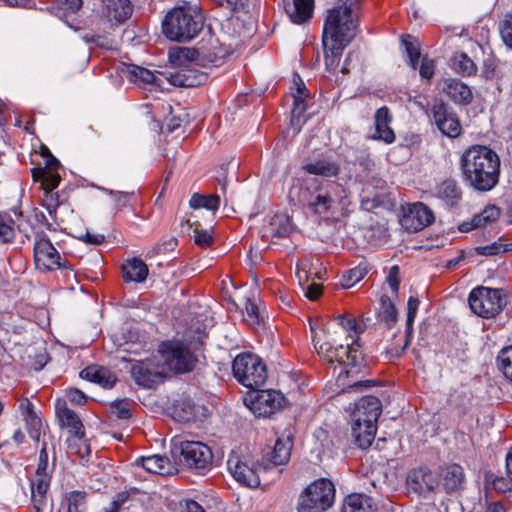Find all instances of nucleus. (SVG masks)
I'll return each mask as SVG.
<instances>
[{
    "instance_id": "nucleus-1",
    "label": "nucleus",
    "mask_w": 512,
    "mask_h": 512,
    "mask_svg": "<svg viewBox=\"0 0 512 512\" xmlns=\"http://www.w3.org/2000/svg\"><path fill=\"white\" fill-rule=\"evenodd\" d=\"M459 166L464 183L474 191L489 192L499 184L500 158L488 146L467 148L461 155Z\"/></svg>"
},
{
    "instance_id": "nucleus-2",
    "label": "nucleus",
    "mask_w": 512,
    "mask_h": 512,
    "mask_svg": "<svg viewBox=\"0 0 512 512\" xmlns=\"http://www.w3.org/2000/svg\"><path fill=\"white\" fill-rule=\"evenodd\" d=\"M313 342L317 353L324 361L330 364L338 363L346 367L345 375L343 372L338 375V386L346 385L348 390H357L369 386V381H353L348 383L345 381L350 373L356 372L357 368L362 365L363 352L360 350L359 339L352 340V343H347L346 346H334L328 341L320 342L316 337H313Z\"/></svg>"
},
{
    "instance_id": "nucleus-3",
    "label": "nucleus",
    "mask_w": 512,
    "mask_h": 512,
    "mask_svg": "<svg viewBox=\"0 0 512 512\" xmlns=\"http://www.w3.org/2000/svg\"><path fill=\"white\" fill-rule=\"evenodd\" d=\"M360 12L359 0H338L327 11L322 36L351 42L357 34Z\"/></svg>"
},
{
    "instance_id": "nucleus-4",
    "label": "nucleus",
    "mask_w": 512,
    "mask_h": 512,
    "mask_svg": "<svg viewBox=\"0 0 512 512\" xmlns=\"http://www.w3.org/2000/svg\"><path fill=\"white\" fill-rule=\"evenodd\" d=\"M382 412L380 400L372 395L362 397L351 414L352 436L358 447L368 448L376 435L377 420Z\"/></svg>"
},
{
    "instance_id": "nucleus-5",
    "label": "nucleus",
    "mask_w": 512,
    "mask_h": 512,
    "mask_svg": "<svg viewBox=\"0 0 512 512\" xmlns=\"http://www.w3.org/2000/svg\"><path fill=\"white\" fill-rule=\"evenodd\" d=\"M204 26L201 13L190 8L177 7L168 12L162 22L163 34L172 41L188 42Z\"/></svg>"
},
{
    "instance_id": "nucleus-6",
    "label": "nucleus",
    "mask_w": 512,
    "mask_h": 512,
    "mask_svg": "<svg viewBox=\"0 0 512 512\" xmlns=\"http://www.w3.org/2000/svg\"><path fill=\"white\" fill-rule=\"evenodd\" d=\"M338 188L340 185L335 182L310 179L298 189L297 202L311 213L322 216L334 209Z\"/></svg>"
},
{
    "instance_id": "nucleus-7",
    "label": "nucleus",
    "mask_w": 512,
    "mask_h": 512,
    "mask_svg": "<svg viewBox=\"0 0 512 512\" xmlns=\"http://www.w3.org/2000/svg\"><path fill=\"white\" fill-rule=\"evenodd\" d=\"M227 467L239 484L250 488L260 485V464L248 446L240 445L233 449L228 456Z\"/></svg>"
},
{
    "instance_id": "nucleus-8",
    "label": "nucleus",
    "mask_w": 512,
    "mask_h": 512,
    "mask_svg": "<svg viewBox=\"0 0 512 512\" xmlns=\"http://www.w3.org/2000/svg\"><path fill=\"white\" fill-rule=\"evenodd\" d=\"M335 486L327 478L310 483L299 495L298 512H326L334 503Z\"/></svg>"
},
{
    "instance_id": "nucleus-9",
    "label": "nucleus",
    "mask_w": 512,
    "mask_h": 512,
    "mask_svg": "<svg viewBox=\"0 0 512 512\" xmlns=\"http://www.w3.org/2000/svg\"><path fill=\"white\" fill-rule=\"evenodd\" d=\"M233 375L243 386L258 390L267 379L266 365L255 354L241 353L232 363Z\"/></svg>"
},
{
    "instance_id": "nucleus-10",
    "label": "nucleus",
    "mask_w": 512,
    "mask_h": 512,
    "mask_svg": "<svg viewBox=\"0 0 512 512\" xmlns=\"http://www.w3.org/2000/svg\"><path fill=\"white\" fill-rule=\"evenodd\" d=\"M468 303L474 314L489 319L502 311L506 299L501 289L478 286L470 292Z\"/></svg>"
},
{
    "instance_id": "nucleus-11",
    "label": "nucleus",
    "mask_w": 512,
    "mask_h": 512,
    "mask_svg": "<svg viewBox=\"0 0 512 512\" xmlns=\"http://www.w3.org/2000/svg\"><path fill=\"white\" fill-rule=\"evenodd\" d=\"M212 460V451L205 443L199 441L180 443L178 461L188 469L204 474L211 469Z\"/></svg>"
},
{
    "instance_id": "nucleus-12",
    "label": "nucleus",
    "mask_w": 512,
    "mask_h": 512,
    "mask_svg": "<svg viewBox=\"0 0 512 512\" xmlns=\"http://www.w3.org/2000/svg\"><path fill=\"white\" fill-rule=\"evenodd\" d=\"M34 261L36 267L43 272L71 269L69 262L62 259L50 239L43 232L37 233L35 236Z\"/></svg>"
},
{
    "instance_id": "nucleus-13",
    "label": "nucleus",
    "mask_w": 512,
    "mask_h": 512,
    "mask_svg": "<svg viewBox=\"0 0 512 512\" xmlns=\"http://www.w3.org/2000/svg\"><path fill=\"white\" fill-rule=\"evenodd\" d=\"M130 373L137 385L148 389L156 387L164 378L160 364L154 359L136 361Z\"/></svg>"
},
{
    "instance_id": "nucleus-14",
    "label": "nucleus",
    "mask_w": 512,
    "mask_h": 512,
    "mask_svg": "<svg viewBox=\"0 0 512 512\" xmlns=\"http://www.w3.org/2000/svg\"><path fill=\"white\" fill-rule=\"evenodd\" d=\"M164 356L167 367L176 373L190 372L197 362L190 349L180 343L170 346Z\"/></svg>"
},
{
    "instance_id": "nucleus-15",
    "label": "nucleus",
    "mask_w": 512,
    "mask_h": 512,
    "mask_svg": "<svg viewBox=\"0 0 512 512\" xmlns=\"http://www.w3.org/2000/svg\"><path fill=\"white\" fill-rule=\"evenodd\" d=\"M406 485L409 493L426 497L428 493L435 490L438 480L431 470L415 468L408 472Z\"/></svg>"
},
{
    "instance_id": "nucleus-16",
    "label": "nucleus",
    "mask_w": 512,
    "mask_h": 512,
    "mask_svg": "<svg viewBox=\"0 0 512 512\" xmlns=\"http://www.w3.org/2000/svg\"><path fill=\"white\" fill-rule=\"evenodd\" d=\"M56 413L61 426L68 428L70 437L67 439L68 446L76 444V441H82L84 436V426L78 415L66 405L63 400H57Z\"/></svg>"
},
{
    "instance_id": "nucleus-17",
    "label": "nucleus",
    "mask_w": 512,
    "mask_h": 512,
    "mask_svg": "<svg viewBox=\"0 0 512 512\" xmlns=\"http://www.w3.org/2000/svg\"><path fill=\"white\" fill-rule=\"evenodd\" d=\"M285 403V397L280 391L259 390L252 401V410L262 417H270L280 410Z\"/></svg>"
},
{
    "instance_id": "nucleus-18",
    "label": "nucleus",
    "mask_w": 512,
    "mask_h": 512,
    "mask_svg": "<svg viewBox=\"0 0 512 512\" xmlns=\"http://www.w3.org/2000/svg\"><path fill=\"white\" fill-rule=\"evenodd\" d=\"M432 113L438 129L448 137H457L461 133V125L456 114L443 102L433 105Z\"/></svg>"
},
{
    "instance_id": "nucleus-19",
    "label": "nucleus",
    "mask_w": 512,
    "mask_h": 512,
    "mask_svg": "<svg viewBox=\"0 0 512 512\" xmlns=\"http://www.w3.org/2000/svg\"><path fill=\"white\" fill-rule=\"evenodd\" d=\"M434 222L433 212L425 204H412L401 219V225L409 231L417 232Z\"/></svg>"
},
{
    "instance_id": "nucleus-20",
    "label": "nucleus",
    "mask_w": 512,
    "mask_h": 512,
    "mask_svg": "<svg viewBox=\"0 0 512 512\" xmlns=\"http://www.w3.org/2000/svg\"><path fill=\"white\" fill-rule=\"evenodd\" d=\"M42 155L46 158L45 166L32 169V178L35 182L40 181L41 185L56 188L60 182L58 168L60 162L50 153L47 147H42Z\"/></svg>"
},
{
    "instance_id": "nucleus-21",
    "label": "nucleus",
    "mask_w": 512,
    "mask_h": 512,
    "mask_svg": "<svg viewBox=\"0 0 512 512\" xmlns=\"http://www.w3.org/2000/svg\"><path fill=\"white\" fill-rule=\"evenodd\" d=\"M195 49L201 64L217 65L219 60L223 59L228 53V50L212 34H209L206 39L203 38Z\"/></svg>"
},
{
    "instance_id": "nucleus-22",
    "label": "nucleus",
    "mask_w": 512,
    "mask_h": 512,
    "mask_svg": "<svg viewBox=\"0 0 512 512\" xmlns=\"http://www.w3.org/2000/svg\"><path fill=\"white\" fill-rule=\"evenodd\" d=\"M195 49L201 64L217 65L219 60L223 59L228 53V50L212 34H209L206 39L203 38Z\"/></svg>"
},
{
    "instance_id": "nucleus-23",
    "label": "nucleus",
    "mask_w": 512,
    "mask_h": 512,
    "mask_svg": "<svg viewBox=\"0 0 512 512\" xmlns=\"http://www.w3.org/2000/svg\"><path fill=\"white\" fill-rule=\"evenodd\" d=\"M18 410L26 423L29 436L36 441H39L43 422L41 416L36 412L33 403L28 398H23L19 401Z\"/></svg>"
},
{
    "instance_id": "nucleus-24",
    "label": "nucleus",
    "mask_w": 512,
    "mask_h": 512,
    "mask_svg": "<svg viewBox=\"0 0 512 512\" xmlns=\"http://www.w3.org/2000/svg\"><path fill=\"white\" fill-rule=\"evenodd\" d=\"M301 169L311 175L330 178L338 176L340 165L332 157H319L305 161Z\"/></svg>"
},
{
    "instance_id": "nucleus-25",
    "label": "nucleus",
    "mask_w": 512,
    "mask_h": 512,
    "mask_svg": "<svg viewBox=\"0 0 512 512\" xmlns=\"http://www.w3.org/2000/svg\"><path fill=\"white\" fill-rule=\"evenodd\" d=\"M167 79L174 86L197 87L206 82L207 75L196 70L194 66H191L169 73Z\"/></svg>"
},
{
    "instance_id": "nucleus-26",
    "label": "nucleus",
    "mask_w": 512,
    "mask_h": 512,
    "mask_svg": "<svg viewBox=\"0 0 512 512\" xmlns=\"http://www.w3.org/2000/svg\"><path fill=\"white\" fill-rule=\"evenodd\" d=\"M51 474L35 472L31 480V501L37 512L42 511L46 504V493L50 487Z\"/></svg>"
},
{
    "instance_id": "nucleus-27",
    "label": "nucleus",
    "mask_w": 512,
    "mask_h": 512,
    "mask_svg": "<svg viewBox=\"0 0 512 512\" xmlns=\"http://www.w3.org/2000/svg\"><path fill=\"white\" fill-rule=\"evenodd\" d=\"M134 466L142 467L149 473L168 475L175 469L171 461L162 455L139 457L134 461Z\"/></svg>"
},
{
    "instance_id": "nucleus-28",
    "label": "nucleus",
    "mask_w": 512,
    "mask_h": 512,
    "mask_svg": "<svg viewBox=\"0 0 512 512\" xmlns=\"http://www.w3.org/2000/svg\"><path fill=\"white\" fill-rule=\"evenodd\" d=\"M314 0H293L285 4V12L292 23L304 24L312 18Z\"/></svg>"
},
{
    "instance_id": "nucleus-29",
    "label": "nucleus",
    "mask_w": 512,
    "mask_h": 512,
    "mask_svg": "<svg viewBox=\"0 0 512 512\" xmlns=\"http://www.w3.org/2000/svg\"><path fill=\"white\" fill-rule=\"evenodd\" d=\"M349 43L339 39L333 41L332 38L322 36L325 66L328 71H334L339 66L343 51Z\"/></svg>"
},
{
    "instance_id": "nucleus-30",
    "label": "nucleus",
    "mask_w": 512,
    "mask_h": 512,
    "mask_svg": "<svg viewBox=\"0 0 512 512\" xmlns=\"http://www.w3.org/2000/svg\"><path fill=\"white\" fill-rule=\"evenodd\" d=\"M392 116L386 106L379 108L375 113V134L373 139L382 140L387 144L395 140L394 131L390 127Z\"/></svg>"
},
{
    "instance_id": "nucleus-31",
    "label": "nucleus",
    "mask_w": 512,
    "mask_h": 512,
    "mask_svg": "<svg viewBox=\"0 0 512 512\" xmlns=\"http://www.w3.org/2000/svg\"><path fill=\"white\" fill-rule=\"evenodd\" d=\"M442 486L446 493L452 494L463 487L464 471L459 464H449L442 469Z\"/></svg>"
},
{
    "instance_id": "nucleus-32",
    "label": "nucleus",
    "mask_w": 512,
    "mask_h": 512,
    "mask_svg": "<svg viewBox=\"0 0 512 512\" xmlns=\"http://www.w3.org/2000/svg\"><path fill=\"white\" fill-rule=\"evenodd\" d=\"M132 12L130 0H106L103 14L109 21L123 23L130 18Z\"/></svg>"
},
{
    "instance_id": "nucleus-33",
    "label": "nucleus",
    "mask_w": 512,
    "mask_h": 512,
    "mask_svg": "<svg viewBox=\"0 0 512 512\" xmlns=\"http://www.w3.org/2000/svg\"><path fill=\"white\" fill-rule=\"evenodd\" d=\"M293 441L289 434L277 438L271 452L266 454V458L275 466L286 464L291 456Z\"/></svg>"
},
{
    "instance_id": "nucleus-34",
    "label": "nucleus",
    "mask_w": 512,
    "mask_h": 512,
    "mask_svg": "<svg viewBox=\"0 0 512 512\" xmlns=\"http://www.w3.org/2000/svg\"><path fill=\"white\" fill-rule=\"evenodd\" d=\"M80 377L104 388H111L116 383V376L109 369L98 365L84 368L80 372Z\"/></svg>"
},
{
    "instance_id": "nucleus-35",
    "label": "nucleus",
    "mask_w": 512,
    "mask_h": 512,
    "mask_svg": "<svg viewBox=\"0 0 512 512\" xmlns=\"http://www.w3.org/2000/svg\"><path fill=\"white\" fill-rule=\"evenodd\" d=\"M169 61L177 70L201 64L195 47H176L171 49L169 51Z\"/></svg>"
},
{
    "instance_id": "nucleus-36",
    "label": "nucleus",
    "mask_w": 512,
    "mask_h": 512,
    "mask_svg": "<svg viewBox=\"0 0 512 512\" xmlns=\"http://www.w3.org/2000/svg\"><path fill=\"white\" fill-rule=\"evenodd\" d=\"M123 271V280L125 282H144L148 275V267L147 265L138 258H133L127 260L122 265Z\"/></svg>"
},
{
    "instance_id": "nucleus-37",
    "label": "nucleus",
    "mask_w": 512,
    "mask_h": 512,
    "mask_svg": "<svg viewBox=\"0 0 512 512\" xmlns=\"http://www.w3.org/2000/svg\"><path fill=\"white\" fill-rule=\"evenodd\" d=\"M82 5V0H55L50 9L56 17L63 20L70 27H73L70 23V18L81 9Z\"/></svg>"
},
{
    "instance_id": "nucleus-38",
    "label": "nucleus",
    "mask_w": 512,
    "mask_h": 512,
    "mask_svg": "<svg viewBox=\"0 0 512 512\" xmlns=\"http://www.w3.org/2000/svg\"><path fill=\"white\" fill-rule=\"evenodd\" d=\"M342 512H377V510L371 497L355 493L345 498Z\"/></svg>"
},
{
    "instance_id": "nucleus-39",
    "label": "nucleus",
    "mask_w": 512,
    "mask_h": 512,
    "mask_svg": "<svg viewBox=\"0 0 512 512\" xmlns=\"http://www.w3.org/2000/svg\"><path fill=\"white\" fill-rule=\"evenodd\" d=\"M444 91L452 101L458 104H468L473 98L469 86L456 79L449 80Z\"/></svg>"
},
{
    "instance_id": "nucleus-40",
    "label": "nucleus",
    "mask_w": 512,
    "mask_h": 512,
    "mask_svg": "<svg viewBox=\"0 0 512 512\" xmlns=\"http://www.w3.org/2000/svg\"><path fill=\"white\" fill-rule=\"evenodd\" d=\"M436 194L449 205L456 204L461 199V189L455 180L446 179L436 187Z\"/></svg>"
},
{
    "instance_id": "nucleus-41",
    "label": "nucleus",
    "mask_w": 512,
    "mask_h": 512,
    "mask_svg": "<svg viewBox=\"0 0 512 512\" xmlns=\"http://www.w3.org/2000/svg\"><path fill=\"white\" fill-rule=\"evenodd\" d=\"M397 317L398 311L392 300L388 296H382L378 312L379 322L384 323L387 328H391L397 322Z\"/></svg>"
},
{
    "instance_id": "nucleus-42",
    "label": "nucleus",
    "mask_w": 512,
    "mask_h": 512,
    "mask_svg": "<svg viewBox=\"0 0 512 512\" xmlns=\"http://www.w3.org/2000/svg\"><path fill=\"white\" fill-rule=\"evenodd\" d=\"M189 203L194 209L205 208L210 211H216L220 204V198L216 194L201 195L195 193L192 195Z\"/></svg>"
},
{
    "instance_id": "nucleus-43",
    "label": "nucleus",
    "mask_w": 512,
    "mask_h": 512,
    "mask_svg": "<svg viewBox=\"0 0 512 512\" xmlns=\"http://www.w3.org/2000/svg\"><path fill=\"white\" fill-rule=\"evenodd\" d=\"M452 68L464 75H472L476 72V66L474 62L464 53H457L451 59Z\"/></svg>"
},
{
    "instance_id": "nucleus-44",
    "label": "nucleus",
    "mask_w": 512,
    "mask_h": 512,
    "mask_svg": "<svg viewBox=\"0 0 512 512\" xmlns=\"http://www.w3.org/2000/svg\"><path fill=\"white\" fill-rule=\"evenodd\" d=\"M104 191L113 199L115 207L121 210L128 206H133L136 203L135 192H123L111 189H104Z\"/></svg>"
},
{
    "instance_id": "nucleus-45",
    "label": "nucleus",
    "mask_w": 512,
    "mask_h": 512,
    "mask_svg": "<svg viewBox=\"0 0 512 512\" xmlns=\"http://www.w3.org/2000/svg\"><path fill=\"white\" fill-rule=\"evenodd\" d=\"M127 73L130 80L133 82L152 84L156 79V76L152 71L136 65H129L127 67Z\"/></svg>"
},
{
    "instance_id": "nucleus-46",
    "label": "nucleus",
    "mask_w": 512,
    "mask_h": 512,
    "mask_svg": "<svg viewBox=\"0 0 512 512\" xmlns=\"http://www.w3.org/2000/svg\"><path fill=\"white\" fill-rule=\"evenodd\" d=\"M402 45L405 47L409 65L416 70L420 58L418 43L410 35H405L402 37Z\"/></svg>"
},
{
    "instance_id": "nucleus-47",
    "label": "nucleus",
    "mask_w": 512,
    "mask_h": 512,
    "mask_svg": "<svg viewBox=\"0 0 512 512\" xmlns=\"http://www.w3.org/2000/svg\"><path fill=\"white\" fill-rule=\"evenodd\" d=\"M497 365L503 375L512 381V345L500 350L497 356Z\"/></svg>"
},
{
    "instance_id": "nucleus-48",
    "label": "nucleus",
    "mask_w": 512,
    "mask_h": 512,
    "mask_svg": "<svg viewBox=\"0 0 512 512\" xmlns=\"http://www.w3.org/2000/svg\"><path fill=\"white\" fill-rule=\"evenodd\" d=\"M420 301L418 298H415L413 296H410L407 302V319H406V347L409 342L410 338L412 337L413 333V322L417 314V310L419 307Z\"/></svg>"
},
{
    "instance_id": "nucleus-49",
    "label": "nucleus",
    "mask_w": 512,
    "mask_h": 512,
    "mask_svg": "<svg viewBox=\"0 0 512 512\" xmlns=\"http://www.w3.org/2000/svg\"><path fill=\"white\" fill-rule=\"evenodd\" d=\"M261 301L247 298L245 301V312L248 320L253 324H259L264 319V311L261 308Z\"/></svg>"
},
{
    "instance_id": "nucleus-50",
    "label": "nucleus",
    "mask_w": 512,
    "mask_h": 512,
    "mask_svg": "<svg viewBox=\"0 0 512 512\" xmlns=\"http://www.w3.org/2000/svg\"><path fill=\"white\" fill-rule=\"evenodd\" d=\"M499 217L500 209L495 205H488L481 213L473 217L474 225H476V227H482L496 221Z\"/></svg>"
},
{
    "instance_id": "nucleus-51",
    "label": "nucleus",
    "mask_w": 512,
    "mask_h": 512,
    "mask_svg": "<svg viewBox=\"0 0 512 512\" xmlns=\"http://www.w3.org/2000/svg\"><path fill=\"white\" fill-rule=\"evenodd\" d=\"M44 190V198L42 200V206L48 211L49 215L56 219V211L59 207V195L53 193L54 188H50L47 185H41Z\"/></svg>"
},
{
    "instance_id": "nucleus-52",
    "label": "nucleus",
    "mask_w": 512,
    "mask_h": 512,
    "mask_svg": "<svg viewBox=\"0 0 512 512\" xmlns=\"http://www.w3.org/2000/svg\"><path fill=\"white\" fill-rule=\"evenodd\" d=\"M86 509V493L82 491H72L67 496L68 512H84Z\"/></svg>"
},
{
    "instance_id": "nucleus-53",
    "label": "nucleus",
    "mask_w": 512,
    "mask_h": 512,
    "mask_svg": "<svg viewBox=\"0 0 512 512\" xmlns=\"http://www.w3.org/2000/svg\"><path fill=\"white\" fill-rule=\"evenodd\" d=\"M367 274L365 266H357L347 271L342 277V286L344 288H350L360 282Z\"/></svg>"
},
{
    "instance_id": "nucleus-54",
    "label": "nucleus",
    "mask_w": 512,
    "mask_h": 512,
    "mask_svg": "<svg viewBox=\"0 0 512 512\" xmlns=\"http://www.w3.org/2000/svg\"><path fill=\"white\" fill-rule=\"evenodd\" d=\"M14 221L8 215L0 214V243L11 242L15 236Z\"/></svg>"
},
{
    "instance_id": "nucleus-55",
    "label": "nucleus",
    "mask_w": 512,
    "mask_h": 512,
    "mask_svg": "<svg viewBox=\"0 0 512 512\" xmlns=\"http://www.w3.org/2000/svg\"><path fill=\"white\" fill-rule=\"evenodd\" d=\"M335 320L337 323L348 333H355L356 335L361 334L364 331V328L361 324H359L354 317L351 316H345V315H338ZM351 339H353V336L349 334Z\"/></svg>"
},
{
    "instance_id": "nucleus-56",
    "label": "nucleus",
    "mask_w": 512,
    "mask_h": 512,
    "mask_svg": "<svg viewBox=\"0 0 512 512\" xmlns=\"http://www.w3.org/2000/svg\"><path fill=\"white\" fill-rule=\"evenodd\" d=\"M500 35L505 45L512 49V12L507 13L499 24Z\"/></svg>"
},
{
    "instance_id": "nucleus-57",
    "label": "nucleus",
    "mask_w": 512,
    "mask_h": 512,
    "mask_svg": "<svg viewBox=\"0 0 512 512\" xmlns=\"http://www.w3.org/2000/svg\"><path fill=\"white\" fill-rule=\"evenodd\" d=\"M111 414L115 415L118 419H128L131 417V404L127 399L118 400L110 406Z\"/></svg>"
},
{
    "instance_id": "nucleus-58",
    "label": "nucleus",
    "mask_w": 512,
    "mask_h": 512,
    "mask_svg": "<svg viewBox=\"0 0 512 512\" xmlns=\"http://www.w3.org/2000/svg\"><path fill=\"white\" fill-rule=\"evenodd\" d=\"M478 255L493 256L502 253V240L499 239L491 244L485 246H478L475 248Z\"/></svg>"
},
{
    "instance_id": "nucleus-59",
    "label": "nucleus",
    "mask_w": 512,
    "mask_h": 512,
    "mask_svg": "<svg viewBox=\"0 0 512 512\" xmlns=\"http://www.w3.org/2000/svg\"><path fill=\"white\" fill-rule=\"evenodd\" d=\"M278 223V226L273 229V235L284 238L287 237L291 232V224L288 220V218L285 219H274V221L271 223L272 226H275Z\"/></svg>"
},
{
    "instance_id": "nucleus-60",
    "label": "nucleus",
    "mask_w": 512,
    "mask_h": 512,
    "mask_svg": "<svg viewBox=\"0 0 512 512\" xmlns=\"http://www.w3.org/2000/svg\"><path fill=\"white\" fill-rule=\"evenodd\" d=\"M216 3L223 9L233 14L244 8L247 0H215Z\"/></svg>"
},
{
    "instance_id": "nucleus-61",
    "label": "nucleus",
    "mask_w": 512,
    "mask_h": 512,
    "mask_svg": "<svg viewBox=\"0 0 512 512\" xmlns=\"http://www.w3.org/2000/svg\"><path fill=\"white\" fill-rule=\"evenodd\" d=\"M387 283L389 284L393 293L397 294L400 286V270L397 265L390 268Z\"/></svg>"
},
{
    "instance_id": "nucleus-62",
    "label": "nucleus",
    "mask_w": 512,
    "mask_h": 512,
    "mask_svg": "<svg viewBox=\"0 0 512 512\" xmlns=\"http://www.w3.org/2000/svg\"><path fill=\"white\" fill-rule=\"evenodd\" d=\"M212 235L208 230L194 229V241L200 247H208L212 243Z\"/></svg>"
},
{
    "instance_id": "nucleus-63",
    "label": "nucleus",
    "mask_w": 512,
    "mask_h": 512,
    "mask_svg": "<svg viewBox=\"0 0 512 512\" xmlns=\"http://www.w3.org/2000/svg\"><path fill=\"white\" fill-rule=\"evenodd\" d=\"M435 64L432 59L423 57L419 68V73L424 79H431L434 75Z\"/></svg>"
},
{
    "instance_id": "nucleus-64",
    "label": "nucleus",
    "mask_w": 512,
    "mask_h": 512,
    "mask_svg": "<svg viewBox=\"0 0 512 512\" xmlns=\"http://www.w3.org/2000/svg\"><path fill=\"white\" fill-rule=\"evenodd\" d=\"M179 512H205L201 505L194 500H183L179 503Z\"/></svg>"
}]
</instances>
